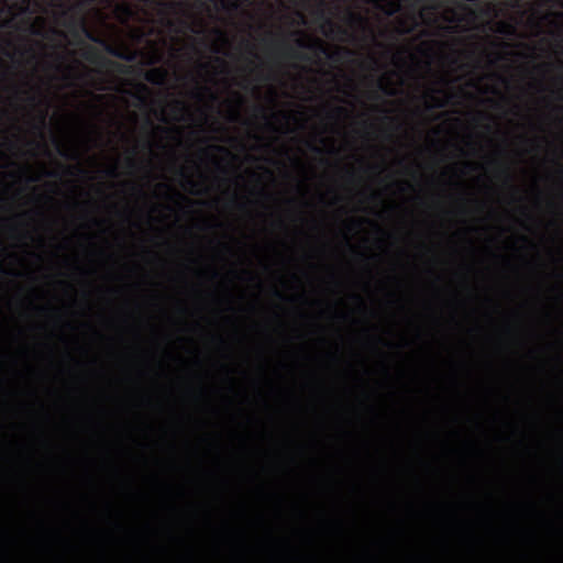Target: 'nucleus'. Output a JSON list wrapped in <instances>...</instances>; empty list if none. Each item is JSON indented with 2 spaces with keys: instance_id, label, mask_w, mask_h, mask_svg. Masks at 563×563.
<instances>
[{
  "instance_id": "37",
  "label": "nucleus",
  "mask_w": 563,
  "mask_h": 563,
  "mask_svg": "<svg viewBox=\"0 0 563 563\" xmlns=\"http://www.w3.org/2000/svg\"><path fill=\"white\" fill-rule=\"evenodd\" d=\"M312 151L316 152V153H320V150L316 146H312Z\"/></svg>"
},
{
  "instance_id": "39",
  "label": "nucleus",
  "mask_w": 563,
  "mask_h": 563,
  "mask_svg": "<svg viewBox=\"0 0 563 563\" xmlns=\"http://www.w3.org/2000/svg\"><path fill=\"white\" fill-rule=\"evenodd\" d=\"M77 170H78V173H80V174H85V170H82V169H77Z\"/></svg>"
},
{
  "instance_id": "16",
  "label": "nucleus",
  "mask_w": 563,
  "mask_h": 563,
  "mask_svg": "<svg viewBox=\"0 0 563 563\" xmlns=\"http://www.w3.org/2000/svg\"><path fill=\"white\" fill-rule=\"evenodd\" d=\"M519 211H521V214H523V217L527 218L528 220L531 219V214L529 213L528 208H526L525 206H521V208H519Z\"/></svg>"
},
{
  "instance_id": "24",
  "label": "nucleus",
  "mask_w": 563,
  "mask_h": 563,
  "mask_svg": "<svg viewBox=\"0 0 563 563\" xmlns=\"http://www.w3.org/2000/svg\"><path fill=\"white\" fill-rule=\"evenodd\" d=\"M521 241H523V243H527L528 245H530L531 247H533L534 245L528 240V238L526 235H521Z\"/></svg>"
},
{
  "instance_id": "30",
  "label": "nucleus",
  "mask_w": 563,
  "mask_h": 563,
  "mask_svg": "<svg viewBox=\"0 0 563 563\" xmlns=\"http://www.w3.org/2000/svg\"><path fill=\"white\" fill-rule=\"evenodd\" d=\"M187 184L188 186L190 187H194L195 186V183L191 180V178L187 177Z\"/></svg>"
},
{
  "instance_id": "11",
  "label": "nucleus",
  "mask_w": 563,
  "mask_h": 563,
  "mask_svg": "<svg viewBox=\"0 0 563 563\" xmlns=\"http://www.w3.org/2000/svg\"><path fill=\"white\" fill-rule=\"evenodd\" d=\"M418 26V23L416 22V20L413 19V24L411 25H405V24H401V27H399L398 30V33L399 34H410V33H413L415 32V29Z\"/></svg>"
},
{
  "instance_id": "38",
  "label": "nucleus",
  "mask_w": 563,
  "mask_h": 563,
  "mask_svg": "<svg viewBox=\"0 0 563 563\" xmlns=\"http://www.w3.org/2000/svg\"><path fill=\"white\" fill-rule=\"evenodd\" d=\"M519 533L523 534V536H528V532L527 531H523L521 529H519Z\"/></svg>"
},
{
  "instance_id": "28",
  "label": "nucleus",
  "mask_w": 563,
  "mask_h": 563,
  "mask_svg": "<svg viewBox=\"0 0 563 563\" xmlns=\"http://www.w3.org/2000/svg\"><path fill=\"white\" fill-rule=\"evenodd\" d=\"M525 507H527L528 509L534 511V506L531 503H528L527 505H525Z\"/></svg>"
},
{
  "instance_id": "9",
  "label": "nucleus",
  "mask_w": 563,
  "mask_h": 563,
  "mask_svg": "<svg viewBox=\"0 0 563 563\" xmlns=\"http://www.w3.org/2000/svg\"><path fill=\"white\" fill-rule=\"evenodd\" d=\"M464 379L461 378V376L457 375V373H454L453 376H451V393L455 395H461L462 391H464Z\"/></svg>"
},
{
  "instance_id": "13",
  "label": "nucleus",
  "mask_w": 563,
  "mask_h": 563,
  "mask_svg": "<svg viewBox=\"0 0 563 563\" xmlns=\"http://www.w3.org/2000/svg\"><path fill=\"white\" fill-rule=\"evenodd\" d=\"M118 10H120L126 19L133 14V10H131V7L126 3L118 5Z\"/></svg>"
},
{
  "instance_id": "32",
  "label": "nucleus",
  "mask_w": 563,
  "mask_h": 563,
  "mask_svg": "<svg viewBox=\"0 0 563 563\" xmlns=\"http://www.w3.org/2000/svg\"><path fill=\"white\" fill-rule=\"evenodd\" d=\"M145 124H147V126L151 128V129L153 128V123H152L151 120L145 121Z\"/></svg>"
},
{
  "instance_id": "3",
  "label": "nucleus",
  "mask_w": 563,
  "mask_h": 563,
  "mask_svg": "<svg viewBox=\"0 0 563 563\" xmlns=\"http://www.w3.org/2000/svg\"><path fill=\"white\" fill-rule=\"evenodd\" d=\"M81 56H84L85 60H87L88 63H100L102 66H110L112 68H115L120 73H125L124 65L117 63V62H111L107 58L101 57L100 54L98 53V51L93 46H90V45L85 46L84 53H81Z\"/></svg>"
},
{
  "instance_id": "12",
  "label": "nucleus",
  "mask_w": 563,
  "mask_h": 563,
  "mask_svg": "<svg viewBox=\"0 0 563 563\" xmlns=\"http://www.w3.org/2000/svg\"><path fill=\"white\" fill-rule=\"evenodd\" d=\"M430 98H432L433 103L427 104V109H429V110L442 109V108H444L446 106V101H444V100H440V99L434 98V97H430Z\"/></svg>"
},
{
  "instance_id": "22",
  "label": "nucleus",
  "mask_w": 563,
  "mask_h": 563,
  "mask_svg": "<svg viewBox=\"0 0 563 563\" xmlns=\"http://www.w3.org/2000/svg\"><path fill=\"white\" fill-rule=\"evenodd\" d=\"M378 88H380V90H383L384 93L391 96V92L388 91L387 88H385V86L382 82H378Z\"/></svg>"
},
{
  "instance_id": "17",
  "label": "nucleus",
  "mask_w": 563,
  "mask_h": 563,
  "mask_svg": "<svg viewBox=\"0 0 563 563\" xmlns=\"http://www.w3.org/2000/svg\"><path fill=\"white\" fill-rule=\"evenodd\" d=\"M213 33H216V35H218L222 41H227L225 33H223L222 30L216 29L213 30Z\"/></svg>"
},
{
  "instance_id": "20",
  "label": "nucleus",
  "mask_w": 563,
  "mask_h": 563,
  "mask_svg": "<svg viewBox=\"0 0 563 563\" xmlns=\"http://www.w3.org/2000/svg\"><path fill=\"white\" fill-rule=\"evenodd\" d=\"M108 176H111V177H117L118 176V172L115 170V167H111L108 169Z\"/></svg>"
},
{
  "instance_id": "15",
  "label": "nucleus",
  "mask_w": 563,
  "mask_h": 563,
  "mask_svg": "<svg viewBox=\"0 0 563 563\" xmlns=\"http://www.w3.org/2000/svg\"><path fill=\"white\" fill-rule=\"evenodd\" d=\"M210 150L212 151H216L218 153H223L228 156H231V152H229L228 150H225V147L221 146V145H212L209 147Z\"/></svg>"
},
{
  "instance_id": "34",
  "label": "nucleus",
  "mask_w": 563,
  "mask_h": 563,
  "mask_svg": "<svg viewBox=\"0 0 563 563\" xmlns=\"http://www.w3.org/2000/svg\"><path fill=\"white\" fill-rule=\"evenodd\" d=\"M338 30H339V33H341V34H347V32H345V30H343L341 27H338Z\"/></svg>"
},
{
  "instance_id": "29",
  "label": "nucleus",
  "mask_w": 563,
  "mask_h": 563,
  "mask_svg": "<svg viewBox=\"0 0 563 563\" xmlns=\"http://www.w3.org/2000/svg\"><path fill=\"white\" fill-rule=\"evenodd\" d=\"M325 24H328L329 27H331V29L333 27V23H332V21L329 18L325 19Z\"/></svg>"
},
{
  "instance_id": "7",
  "label": "nucleus",
  "mask_w": 563,
  "mask_h": 563,
  "mask_svg": "<svg viewBox=\"0 0 563 563\" xmlns=\"http://www.w3.org/2000/svg\"><path fill=\"white\" fill-rule=\"evenodd\" d=\"M346 22L350 26L368 29V22H366V18L355 11L347 10Z\"/></svg>"
},
{
  "instance_id": "8",
  "label": "nucleus",
  "mask_w": 563,
  "mask_h": 563,
  "mask_svg": "<svg viewBox=\"0 0 563 563\" xmlns=\"http://www.w3.org/2000/svg\"><path fill=\"white\" fill-rule=\"evenodd\" d=\"M280 47H283L284 55H286V56H288L290 58H295L297 60L305 62V63H308V62L311 60V58L308 55H306V54H303V53H301V52H299V51L288 46L284 42L280 43Z\"/></svg>"
},
{
  "instance_id": "10",
  "label": "nucleus",
  "mask_w": 563,
  "mask_h": 563,
  "mask_svg": "<svg viewBox=\"0 0 563 563\" xmlns=\"http://www.w3.org/2000/svg\"><path fill=\"white\" fill-rule=\"evenodd\" d=\"M81 31H84L85 37H87L88 41L95 43H102L101 40H99L92 32L88 30V27L85 26L84 22H81Z\"/></svg>"
},
{
  "instance_id": "1",
  "label": "nucleus",
  "mask_w": 563,
  "mask_h": 563,
  "mask_svg": "<svg viewBox=\"0 0 563 563\" xmlns=\"http://www.w3.org/2000/svg\"><path fill=\"white\" fill-rule=\"evenodd\" d=\"M295 35H299L297 40H295V46L299 49L309 51L317 55H324L325 57L338 62L340 59V55L345 54L350 55L351 51L339 48L336 52L331 53L329 49L323 45V42L317 38H307L302 32H292Z\"/></svg>"
},
{
  "instance_id": "4",
  "label": "nucleus",
  "mask_w": 563,
  "mask_h": 563,
  "mask_svg": "<svg viewBox=\"0 0 563 563\" xmlns=\"http://www.w3.org/2000/svg\"><path fill=\"white\" fill-rule=\"evenodd\" d=\"M462 2L457 3V9H460L461 13L454 14L456 16L457 22H465L467 24H472L476 20V10H474L467 3H475L478 0H461Z\"/></svg>"
},
{
  "instance_id": "6",
  "label": "nucleus",
  "mask_w": 563,
  "mask_h": 563,
  "mask_svg": "<svg viewBox=\"0 0 563 563\" xmlns=\"http://www.w3.org/2000/svg\"><path fill=\"white\" fill-rule=\"evenodd\" d=\"M104 49H106V53H108L109 55H111L118 59H122L126 63H131L134 60V54L132 52L123 51V49H120L118 47H114V46H111L108 44L104 45Z\"/></svg>"
},
{
  "instance_id": "2",
  "label": "nucleus",
  "mask_w": 563,
  "mask_h": 563,
  "mask_svg": "<svg viewBox=\"0 0 563 563\" xmlns=\"http://www.w3.org/2000/svg\"><path fill=\"white\" fill-rule=\"evenodd\" d=\"M375 8L383 11L386 16H394L406 5L411 12L420 13L421 9L428 0H374Z\"/></svg>"
},
{
  "instance_id": "35",
  "label": "nucleus",
  "mask_w": 563,
  "mask_h": 563,
  "mask_svg": "<svg viewBox=\"0 0 563 563\" xmlns=\"http://www.w3.org/2000/svg\"><path fill=\"white\" fill-rule=\"evenodd\" d=\"M515 199H516V201H522V197H520L518 195L515 196Z\"/></svg>"
},
{
  "instance_id": "27",
  "label": "nucleus",
  "mask_w": 563,
  "mask_h": 563,
  "mask_svg": "<svg viewBox=\"0 0 563 563\" xmlns=\"http://www.w3.org/2000/svg\"><path fill=\"white\" fill-rule=\"evenodd\" d=\"M128 166L134 167V159L132 157L128 158Z\"/></svg>"
},
{
  "instance_id": "41",
  "label": "nucleus",
  "mask_w": 563,
  "mask_h": 563,
  "mask_svg": "<svg viewBox=\"0 0 563 563\" xmlns=\"http://www.w3.org/2000/svg\"><path fill=\"white\" fill-rule=\"evenodd\" d=\"M521 225H523V228L526 229V222H521Z\"/></svg>"
},
{
  "instance_id": "26",
  "label": "nucleus",
  "mask_w": 563,
  "mask_h": 563,
  "mask_svg": "<svg viewBox=\"0 0 563 563\" xmlns=\"http://www.w3.org/2000/svg\"><path fill=\"white\" fill-rule=\"evenodd\" d=\"M45 126V113L41 114V129Z\"/></svg>"
},
{
  "instance_id": "5",
  "label": "nucleus",
  "mask_w": 563,
  "mask_h": 563,
  "mask_svg": "<svg viewBox=\"0 0 563 563\" xmlns=\"http://www.w3.org/2000/svg\"><path fill=\"white\" fill-rule=\"evenodd\" d=\"M143 79L154 86H163L167 80V70L163 67L151 68L143 74Z\"/></svg>"
},
{
  "instance_id": "23",
  "label": "nucleus",
  "mask_w": 563,
  "mask_h": 563,
  "mask_svg": "<svg viewBox=\"0 0 563 563\" xmlns=\"http://www.w3.org/2000/svg\"><path fill=\"white\" fill-rule=\"evenodd\" d=\"M518 446H521L525 449V451L528 452V446L525 445V439H519L518 441Z\"/></svg>"
},
{
  "instance_id": "19",
  "label": "nucleus",
  "mask_w": 563,
  "mask_h": 563,
  "mask_svg": "<svg viewBox=\"0 0 563 563\" xmlns=\"http://www.w3.org/2000/svg\"><path fill=\"white\" fill-rule=\"evenodd\" d=\"M186 108V106H184V102L180 101V100H176L175 101V109L178 110V111H183L184 109Z\"/></svg>"
},
{
  "instance_id": "31",
  "label": "nucleus",
  "mask_w": 563,
  "mask_h": 563,
  "mask_svg": "<svg viewBox=\"0 0 563 563\" xmlns=\"http://www.w3.org/2000/svg\"><path fill=\"white\" fill-rule=\"evenodd\" d=\"M274 296H276L279 299L282 298V294L278 290H274Z\"/></svg>"
},
{
  "instance_id": "21",
  "label": "nucleus",
  "mask_w": 563,
  "mask_h": 563,
  "mask_svg": "<svg viewBox=\"0 0 563 563\" xmlns=\"http://www.w3.org/2000/svg\"><path fill=\"white\" fill-rule=\"evenodd\" d=\"M547 66H548L547 64H540V65H534V67H533V68H534V70H537V71H541V70L545 69V68H547Z\"/></svg>"
},
{
  "instance_id": "36",
  "label": "nucleus",
  "mask_w": 563,
  "mask_h": 563,
  "mask_svg": "<svg viewBox=\"0 0 563 563\" xmlns=\"http://www.w3.org/2000/svg\"><path fill=\"white\" fill-rule=\"evenodd\" d=\"M140 90H142V91H146V86H144V85H140Z\"/></svg>"
},
{
  "instance_id": "40",
  "label": "nucleus",
  "mask_w": 563,
  "mask_h": 563,
  "mask_svg": "<svg viewBox=\"0 0 563 563\" xmlns=\"http://www.w3.org/2000/svg\"><path fill=\"white\" fill-rule=\"evenodd\" d=\"M210 98L214 99V95L212 92H210Z\"/></svg>"
},
{
  "instance_id": "25",
  "label": "nucleus",
  "mask_w": 563,
  "mask_h": 563,
  "mask_svg": "<svg viewBox=\"0 0 563 563\" xmlns=\"http://www.w3.org/2000/svg\"><path fill=\"white\" fill-rule=\"evenodd\" d=\"M242 1H245V0H233V2H231V8L238 9V2H242Z\"/></svg>"
},
{
  "instance_id": "14",
  "label": "nucleus",
  "mask_w": 563,
  "mask_h": 563,
  "mask_svg": "<svg viewBox=\"0 0 563 563\" xmlns=\"http://www.w3.org/2000/svg\"><path fill=\"white\" fill-rule=\"evenodd\" d=\"M346 114H347V110H345V108H343V107H335L334 110H332V112H331V118L344 117Z\"/></svg>"
},
{
  "instance_id": "18",
  "label": "nucleus",
  "mask_w": 563,
  "mask_h": 563,
  "mask_svg": "<svg viewBox=\"0 0 563 563\" xmlns=\"http://www.w3.org/2000/svg\"><path fill=\"white\" fill-rule=\"evenodd\" d=\"M202 92L210 93V90L207 87H202V88L198 89L197 92H195V98H200Z\"/></svg>"
},
{
  "instance_id": "33",
  "label": "nucleus",
  "mask_w": 563,
  "mask_h": 563,
  "mask_svg": "<svg viewBox=\"0 0 563 563\" xmlns=\"http://www.w3.org/2000/svg\"><path fill=\"white\" fill-rule=\"evenodd\" d=\"M96 99H97V101H102L103 96H102V95H97V96H96Z\"/></svg>"
}]
</instances>
